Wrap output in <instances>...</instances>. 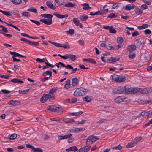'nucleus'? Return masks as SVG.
I'll use <instances>...</instances> for the list:
<instances>
[{"mask_svg": "<svg viewBox=\"0 0 152 152\" xmlns=\"http://www.w3.org/2000/svg\"><path fill=\"white\" fill-rule=\"evenodd\" d=\"M92 97L91 96H87L83 97V101L88 102H90L92 100Z\"/></svg>", "mask_w": 152, "mask_h": 152, "instance_id": "obj_38", "label": "nucleus"}, {"mask_svg": "<svg viewBox=\"0 0 152 152\" xmlns=\"http://www.w3.org/2000/svg\"><path fill=\"white\" fill-rule=\"evenodd\" d=\"M126 91L125 94H132V88H131L130 85H127L125 86Z\"/></svg>", "mask_w": 152, "mask_h": 152, "instance_id": "obj_13", "label": "nucleus"}, {"mask_svg": "<svg viewBox=\"0 0 152 152\" xmlns=\"http://www.w3.org/2000/svg\"><path fill=\"white\" fill-rule=\"evenodd\" d=\"M4 15H5L7 16H11V14H10V12L9 11H4V12H1Z\"/></svg>", "mask_w": 152, "mask_h": 152, "instance_id": "obj_53", "label": "nucleus"}, {"mask_svg": "<svg viewBox=\"0 0 152 152\" xmlns=\"http://www.w3.org/2000/svg\"><path fill=\"white\" fill-rule=\"evenodd\" d=\"M106 48L107 49L109 50H113L114 49L113 46H112L110 44H109L107 46Z\"/></svg>", "mask_w": 152, "mask_h": 152, "instance_id": "obj_52", "label": "nucleus"}, {"mask_svg": "<svg viewBox=\"0 0 152 152\" xmlns=\"http://www.w3.org/2000/svg\"><path fill=\"white\" fill-rule=\"evenodd\" d=\"M20 41H21L24 42H25L31 45L34 46L35 47L38 46L39 45V44L38 42L34 41H31L27 40L26 39L23 38H21Z\"/></svg>", "mask_w": 152, "mask_h": 152, "instance_id": "obj_5", "label": "nucleus"}, {"mask_svg": "<svg viewBox=\"0 0 152 152\" xmlns=\"http://www.w3.org/2000/svg\"><path fill=\"white\" fill-rule=\"evenodd\" d=\"M7 104L9 105H14L15 106L14 101L10 100L7 103Z\"/></svg>", "mask_w": 152, "mask_h": 152, "instance_id": "obj_64", "label": "nucleus"}, {"mask_svg": "<svg viewBox=\"0 0 152 152\" xmlns=\"http://www.w3.org/2000/svg\"><path fill=\"white\" fill-rule=\"evenodd\" d=\"M73 21L74 24L77 26H80V28H82L83 26L80 22V21L77 18H75L73 19Z\"/></svg>", "mask_w": 152, "mask_h": 152, "instance_id": "obj_15", "label": "nucleus"}, {"mask_svg": "<svg viewBox=\"0 0 152 152\" xmlns=\"http://www.w3.org/2000/svg\"><path fill=\"white\" fill-rule=\"evenodd\" d=\"M149 114V113L148 112H142L141 114L140 115H142L143 116H148Z\"/></svg>", "mask_w": 152, "mask_h": 152, "instance_id": "obj_56", "label": "nucleus"}, {"mask_svg": "<svg viewBox=\"0 0 152 152\" xmlns=\"http://www.w3.org/2000/svg\"><path fill=\"white\" fill-rule=\"evenodd\" d=\"M22 16L28 17L30 16V14L29 12H23L21 13Z\"/></svg>", "mask_w": 152, "mask_h": 152, "instance_id": "obj_42", "label": "nucleus"}, {"mask_svg": "<svg viewBox=\"0 0 152 152\" xmlns=\"http://www.w3.org/2000/svg\"><path fill=\"white\" fill-rule=\"evenodd\" d=\"M120 60V58H115L114 57H112L109 58L107 61V62L108 63H111L115 62L116 61H118Z\"/></svg>", "mask_w": 152, "mask_h": 152, "instance_id": "obj_14", "label": "nucleus"}, {"mask_svg": "<svg viewBox=\"0 0 152 152\" xmlns=\"http://www.w3.org/2000/svg\"><path fill=\"white\" fill-rule=\"evenodd\" d=\"M48 99H49L50 101H51L53 100L50 98V96L49 94H44L40 98V101L42 103H44L47 101Z\"/></svg>", "mask_w": 152, "mask_h": 152, "instance_id": "obj_6", "label": "nucleus"}, {"mask_svg": "<svg viewBox=\"0 0 152 152\" xmlns=\"http://www.w3.org/2000/svg\"><path fill=\"white\" fill-rule=\"evenodd\" d=\"M41 16L45 18H52L53 16L50 14H42Z\"/></svg>", "mask_w": 152, "mask_h": 152, "instance_id": "obj_34", "label": "nucleus"}, {"mask_svg": "<svg viewBox=\"0 0 152 152\" xmlns=\"http://www.w3.org/2000/svg\"><path fill=\"white\" fill-rule=\"evenodd\" d=\"M66 83L64 86V87L66 89H69L70 88L71 85L70 84V79H68L66 81Z\"/></svg>", "mask_w": 152, "mask_h": 152, "instance_id": "obj_28", "label": "nucleus"}, {"mask_svg": "<svg viewBox=\"0 0 152 152\" xmlns=\"http://www.w3.org/2000/svg\"><path fill=\"white\" fill-rule=\"evenodd\" d=\"M78 83V79L77 77L73 78L72 79V86H76Z\"/></svg>", "mask_w": 152, "mask_h": 152, "instance_id": "obj_26", "label": "nucleus"}, {"mask_svg": "<svg viewBox=\"0 0 152 152\" xmlns=\"http://www.w3.org/2000/svg\"><path fill=\"white\" fill-rule=\"evenodd\" d=\"M53 15L59 18H66L68 16V15L67 14H65L64 15H60L57 12L54 13Z\"/></svg>", "mask_w": 152, "mask_h": 152, "instance_id": "obj_16", "label": "nucleus"}, {"mask_svg": "<svg viewBox=\"0 0 152 152\" xmlns=\"http://www.w3.org/2000/svg\"><path fill=\"white\" fill-rule=\"evenodd\" d=\"M82 111H79L77 112L69 113V114L71 115L78 116L81 115L83 113Z\"/></svg>", "mask_w": 152, "mask_h": 152, "instance_id": "obj_30", "label": "nucleus"}, {"mask_svg": "<svg viewBox=\"0 0 152 152\" xmlns=\"http://www.w3.org/2000/svg\"><path fill=\"white\" fill-rule=\"evenodd\" d=\"M32 152H42V151L41 148H34L32 150Z\"/></svg>", "mask_w": 152, "mask_h": 152, "instance_id": "obj_41", "label": "nucleus"}, {"mask_svg": "<svg viewBox=\"0 0 152 152\" xmlns=\"http://www.w3.org/2000/svg\"><path fill=\"white\" fill-rule=\"evenodd\" d=\"M109 31L110 33H115L117 32L115 29L114 28H113V26H111Z\"/></svg>", "mask_w": 152, "mask_h": 152, "instance_id": "obj_45", "label": "nucleus"}, {"mask_svg": "<svg viewBox=\"0 0 152 152\" xmlns=\"http://www.w3.org/2000/svg\"><path fill=\"white\" fill-rule=\"evenodd\" d=\"M123 41V39L121 37H119L117 39V42L118 43H122Z\"/></svg>", "mask_w": 152, "mask_h": 152, "instance_id": "obj_54", "label": "nucleus"}, {"mask_svg": "<svg viewBox=\"0 0 152 152\" xmlns=\"http://www.w3.org/2000/svg\"><path fill=\"white\" fill-rule=\"evenodd\" d=\"M122 148V146H121L120 145H118V146L112 148H111L113 149H118L121 150Z\"/></svg>", "mask_w": 152, "mask_h": 152, "instance_id": "obj_59", "label": "nucleus"}, {"mask_svg": "<svg viewBox=\"0 0 152 152\" xmlns=\"http://www.w3.org/2000/svg\"><path fill=\"white\" fill-rule=\"evenodd\" d=\"M68 150L69 151H73L75 152L77 150V148L75 146H73L70 147L68 149Z\"/></svg>", "mask_w": 152, "mask_h": 152, "instance_id": "obj_39", "label": "nucleus"}, {"mask_svg": "<svg viewBox=\"0 0 152 152\" xmlns=\"http://www.w3.org/2000/svg\"><path fill=\"white\" fill-rule=\"evenodd\" d=\"M144 32L145 34H150L151 33V31L149 29H147L144 31Z\"/></svg>", "mask_w": 152, "mask_h": 152, "instance_id": "obj_63", "label": "nucleus"}, {"mask_svg": "<svg viewBox=\"0 0 152 152\" xmlns=\"http://www.w3.org/2000/svg\"><path fill=\"white\" fill-rule=\"evenodd\" d=\"M68 34H70L72 35L74 33V30L73 29H70L68 31H66Z\"/></svg>", "mask_w": 152, "mask_h": 152, "instance_id": "obj_58", "label": "nucleus"}, {"mask_svg": "<svg viewBox=\"0 0 152 152\" xmlns=\"http://www.w3.org/2000/svg\"><path fill=\"white\" fill-rule=\"evenodd\" d=\"M148 6L145 4H143L141 6V8L142 10H146L148 8Z\"/></svg>", "mask_w": 152, "mask_h": 152, "instance_id": "obj_60", "label": "nucleus"}, {"mask_svg": "<svg viewBox=\"0 0 152 152\" xmlns=\"http://www.w3.org/2000/svg\"><path fill=\"white\" fill-rule=\"evenodd\" d=\"M30 90V89H28L27 90H20L19 91V93L20 94H27L28 93L29 91Z\"/></svg>", "mask_w": 152, "mask_h": 152, "instance_id": "obj_44", "label": "nucleus"}, {"mask_svg": "<svg viewBox=\"0 0 152 152\" xmlns=\"http://www.w3.org/2000/svg\"><path fill=\"white\" fill-rule=\"evenodd\" d=\"M28 11H30L32 12H34L35 13H37L36 9L33 7H31L27 10Z\"/></svg>", "mask_w": 152, "mask_h": 152, "instance_id": "obj_49", "label": "nucleus"}, {"mask_svg": "<svg viewBox=\"0 0 152 152\" xmlns=\"http://www.w3.org/2000/svg\"><path fill=\"white\" fill-rule=\"evenodd\" d=\"M117 16L115 15L114 13H112L108 15L107 18H111L116 17Z\"/></svg>", "mask_w": 152, "mask_h": 152, "instance_id": "obj_57", "label": "nucleus"}, {"mask_svg": "<svg viewBox=\"0 0 152 152\" xmlns=\"http://www.w3.org/2000/svg\"><path fill=\"white\" fill-rule=\"evenodd\" d=\"M72 136V134L69 133H66L64 134H62L61 135H58V137L59 140L67 139L70 138Z\"/></svg>", "mask_w": 152, "mask_h": 152, "instance_id": "obj_8", "label": "nucleus"}, {"mask_svg": "<svg viewBox=\"0 0 152 152\" xmlns=\"http://www.w3.org/2000/svg\"><path fill=\"white\" fill-rule=\"evenodd\" d=\"M135 12L137 15H140L143 13L142 11L138 7L136 8L135 10Z\"/></svg>", "mask_w": 152, "mask_h": 152, "instance_id": "obj_36", "label": "nucleus"}, {"mask_svg": "<svg viewBox=\"0 0 152 152\" xmlns=\"http://www.w3.org/2000/svg\"><path fill=\"white\" fill-rule=\"evenodd\" d=\"M125 99V98L123 97L118 96L114 99V101L116 103H120L123 101Z\"/></svg>", "mask_w": 152, "mask_h": 152, "instance_id": "obj_22", "label": "nucleus"}, {"mask_svg": "<svg viewBox=\"0 0 152 152\" xmlns=\"http://www.w3.org/2000/svg\"><path fill=\"white\" fill-rule=\"evenodd\" d=\"M134 44L136 47H138L141 45L142 43L140 39H137L134 41Z\"/></svg>", "mask_w": 152, "mask_h": 152, "instance_id": "obj_27", "label": "nucleus"}, {"mask_svg": "<svg viewBox=\"0 0 152 152\" xmlns=\"http://www.w3.org/2000/svg\"><path fill=\"white\" fill-rule=\"evenodd\" d=\"M99 14L102 15V12L101 13L99 11H98L94 13V12H90V15L92 16H94V15H99Z\"/></svg>", "mask_w": 152, "mask_h": 152, "instance_id": "obj_46", "label": "nucleus"}, {"mask_svg": "<svg viewBox=\"0 0 152 152\" xmlns=\"http://www.w3.org/2000/svg\"><path fill=\"white\" fill-rule=\"evenodd\" d=\"M135 140H133L131 142L129 143L126 146V147L127 148H129L134 146L136 143L135 142Z\"/></svg>", "mask_w": 152, "mask_h": 152, "instance_id": "obj_24", "label": "nucleus"}, {"mask_svg": "<svg viewBox=\"0 0 152 152\" xmlns=\"http://www.w3.org/2000/svg\"><path fill=\"white\" fill-rule=\"evenodd\" d=\"M57 47L63 48L64 49H68L70 48L69 45L68 44H62L58 43Z\"/></svg>", "mask_w": 152, "mask_h": 152, "instance_id": "obj_20", "label": "nucleus"}, {"mask_svg": "<svg viewBox=\"0 0 152 152\" xmlns=\"http://www.w3.org/2000/svg\"><path fill=\"white\" fill-rule=\"evenodd\" d=\"M67 69L71 70L70 73L71 74L75 73L77 70V68H73L70 65H67Z\"/></svg>", "mask_w": 152, "mask_h": 152, "instance_id": "obj_17", "label": "nucleus"}, {"mask_svg": "<svg viewBox=\"0 0 152 152\" xmlns=\"http://www.w3.org/2000/svg\"><path fill=\"white\" fill-rule=\"evenodd\" d=\"M63 121L66 123H72L75 122L74 119L69 118H65L63 119Z\"/></svg>", "mask_w": 152, "mask_h": 152, "instance_id": "obj_32", "label": "nucleus"}, {"mask_svg": "<svg viewBox=\"0 0 152 152\" xmlns=\"http://www.w3.org/2000/svg\"><path fill=\"white\" fill-rule=\"evenodd\" d=\"M58 89L57 87L53 88L50 90L49 91V94L52 99H54L55 98V95L54 93L56 92Z\"/></svg>", "mask_w": 152, "mask_h": 152, "instance_id": "obj_7", "label": "nucleus"}, {"mask_svg": "<svg viewBox=\"0 0 152 152\" xmlns=\"http://www.w3.org/2000/svg\"><path fill=\"white\" fill-rule=\"evenodd\" d=\"M4 23L6 24L8 26H11V27H12L14 28L15 29H17V30H18L19 31H20V29L19 28H18V27H17L15 26H14L12 24H10L7 23H6V22H4Z\"/></svg>", "mask_w": 152, "mask_h": 152, "instance_id": "obj_50", "label": "nucleus"}, {"mask_svg": "<svg viewBox=\"0 0 152 152\" xmlns=\"http://www.w3.org/2000/svg\"><path fill=\"white\" fill-rule=\"evenodd\" d=\"M15 5H18L21 4L22 1L21 0H10Z\"/></svg>", "mask_w": 152, "mask_h": 152, "instance_id": "obj_37", "label": "nucleus"}, {"mask_svg": "<svg viewBox=\"0 0 152 152\" xmlns=\"http://www.w3.org/2000/svg\"><path fill=\"white\" fill-rule=\"evenodd\" d=\"M45 64L47 66L51 67H53L55 66L54 65H53L50 63H49L47 60L45 59Z\"/></svg>", "mask_w": 152, "mask_h": 152, "instance_id": "obj_51", "label": "nucleus"}, {"mask_svg": "<svg viewBox=\"0 0 152 152\" xmlns=\"http://www.w3.org/2000/svg\"><path fill=\"white\" fill-rule=\"evenodd\" d=\"M65 59L69 58L72 61H75L77 58L76 56L75 55L72 54H65Z\"/></svg>", "mask_w": 152, "mask_h": 152, "instance_id": "obj_11", "label": "nucleus"}, {"mask_svg": "<svg viewBox=\"0 0 152 152\" xmlns=\"http://www.w3.org/2000/svg\"><path fill=\"white\" fill-rule=\"evenodd\" d=\"M135 7V6L132 4H128L126 6H123V9L126 10H131L133 9Z\"/></svg>", "mask_w": 152, "mask_h": 152, "instance_id": "obj_12", "label": "nucleus"}, {"mask_svg": "<svg viewBox=\"0 0 152 152\" xmlns=\"http://www.w3.org/2000/svg\"><path fill=\"white\" fill-rule=\"evenodd\" d=\"M88 92V90L85 88L80 87L77 88L74 92L73 95L75 96H80L85 94Z\"/></svg>", "mask_w": 152, "mask_h": 152, "instance_id": "obj_1", "label": "nucleus"}, {"mask_svg": "<svg viewBox=\"0 0 152 152\" xmlns=\"http://www.w3.org/2000/svg\"><path fill=\"white\" fill-rule=\"evenodd\" d=\"M10 54L12 55H13V56L12 57H15L18 56L19 53L16 52H10Z\"/></svg>", "mask_w": 152, "mask_h": 152, "instance_id": "obj_48", "label": "nucleus"}, {"mask_svg": "<svg viewBox=\"0 0 152 152\" xmlns=\"http://www.w3.org/2000/svg\"><path fill=\"white\" fill-rule=\"evenodd\" d=\"M142 138V137H136L133 140H135V142L136 144H137V142L139 141V140H141Z\"/></svg>", "mask_w": 152, "mask_h": 152, "instance_id": "obj_61", "label": "nucleus"}, {"mask_svg": "<svg viewBox=\"0 0 152 152\" xmlns=\"http://www.w3.org/2000/svg\"><path fill=\"white\" fill-rule=\"evenodd\" d=\"M17 137V135L16 134H13L10 136H9V138L10 139L13 140L15 139Z\"/></svg>", "mask_w": 152, "mask_h": 152, "instance_id": "obj_47", "label": "nucleus"}, {"mask_svg": "<svg viewBox=\"0 0 152 152\" xmlns=\"http://www.w3.org/2000/svg\"><path fill=\"white\" fill-rule=\"evenodd\" d=\"M43 76H45L46 75H49V77H50L52 76V73L51 71H47L44 72L42 74Z\"/></svg>", "mask_w": 152, "mask_h": 152, "instance_id": "obj_31", "label": "nucleus"}, {"mask_svg": "<svg viewBox=\"0 0 152 152\" xmlns=\"http://www.w3.org/2000/svg\"><path fill=\"white\" fill-rule=\"evenodd\" d=\"M64 6L67 7H73L75 6L74 4L71 2H69L68 3H66L64 4Z\"/></svg>", "mask_w": 152, "mask_h": 152, "instance_id": "obj_40", "label": "nucleus"}, {"mask_svg": "<svg viewBox=\"0 0 152 152\" xmlns=\"http://www.w3.org/2000/svg\"><path fill=\"white\" fill-rule=\"evenodd\" d=\"M79 18L82 21H85L88 19V16L86 15L83 14L80 15Z\"/></svg>", "mask_w": 152, "mask_h": 152, "instance_id": "obj_18", "label": "nucleus"}, {"mask_svg": "<svg viewBox=\"0 0 152 152\" xmlns=\"http://www.w3.org/2000/svg\"><path fill=\"white\" fill-rule=\"evenodd\" d=\"M142 91V89L141 88H132V94H134L136 93L141 91Z\"/></svg>", "mask_w": 152, "mask_h": 152, "instance_id": "obj_29", "label": "nucleus"}, {"mask_svg": "<svg viewBox=\"0 0 152 152\" xmlns=\"http://www.w3.org/2000/svg\"><path fill=\"white\" fill-rule=\"evenodd\" d=\"M126 88L125 86H120L114 89L113 90V92L114 93L116 94H125Z\"/></svg>", "mask_w": 152, "mask_h": 152, "instance_id": "obj_3", "label": "nucleus"}, {"mask_svg": "<svg viewBox=\"0 0 152 152\" xmlns=\"http://www.w3.org/2000/svg\"><path fill=\"white\" fill-rule=\"evenodd\" d=\"M136 46L134 45L128 46L127 48L128 50L130 52L134 51L136 50Z\"/></svg>", "mask_w": 152, "mask_h": 152, "instance_id": "obj_19", "label": "nucleus"}, {"mask_svg": "<svg viewBox=\"0 0 152 152\" xmlns=\"http://www.w3.org/2000/svg\"><path fill=\"white\" fill-rule=\"evenodd\" d=\"M112 79L113 80L117 82H121L124 81L126 80V77L125 76H118L117 75H115L112 76Z\"/></svg>", "mask_w": 152, "mask_h": 152, "instance_id": "obj_4", "label": "nucleus"}, {"mask_svg": "<svg viewBox=\"0 0 152 152\" xmlns=\"http://www.w3.org/2000/svg\"><path fill=\"white\" fill-rule=\"evenodd\" d=\"M81 5L83 6L82 9L84 10H88L91 8V7L89 6L88 4L86 3L82 4Z\"/></svg>", "mask_w": 152, "mask_h": 152, "instance_id": "obj_21", "label": "nucleus"}, {"mask_svg": "<svg viewBox=\"0 0 152 152\" xmlns=\"http://www.w3.org/2000/svg\"><path fill=\"white\" fill-rule=\"evenodd\" d=\"M39 21L47 25H50L52 23V18L48 19H43L40 20Z\"/></svg>", "mask_w": 152, "mask_h": 152, "instance_id": "obj_9", "label": "nucleus"}, {"mask_svg": "<svg viewBox=\"0 0 152 152\" xmlns=\"http://www.w3.org/2000/svg\"><path fill=\"white\" fill-rule=\"evenodd\" d=\"M128 56L130 58L134 59L136 57V54L134 53L131 52L129 55Z\"/></svg>", "mask_w": 152, "mask_h": 152, "instance_id": "obj_43", "label": "nucleus"}, {"mask_svg": "<svg viewBox=\"0 0 152 152\" xmlns=\"http://www.w3.org/2000/svg\"><path fill=\"white\" fill-rule=\"evenodd\" d=\"M90 138V139L93 142L96 141L97 140L99 139V138L98 136H94L91 135L88 137Z\"/></svg>", "mask_w": 152, "mask_h": 152, "instance_id": "obj_25", "label": "nucleus"}, {"mask_svg": "<svg viewBox=\"0 0 152 152\" xmlns=\"http://www.w3.org/2000/svg\"><path fill=\"white\" fill-rule=\"evenodd\" d=\"M36 61L40 63H42L45 61V58L40 59L37 58L36 59Z\"/></svg>", "mask_w": 152, "mask_h": 152, "instance_id": "obj_62", "label": "nucleus"}, {"mask_svg": "<svg viewBox=\"0 0 152 152\" xmlns=\"http://www.w3.org/2000/svg\"><path fill=\"white\" fill-rule=\"evenodd\" d=\"M70 132H80V128H78L73 127L70 130Z\"/></svg>", "mask_w": 152, "mask_h": 152, "instance_id": "obj_35", "label": "nucleus"}, {"mask_svg": "<svg viewBox=\"0 0 152 152\" xmlns=\"http://www.w3.org/2000/svg\"><path fill=\"white\" fill-rule=\"evenodd\" d=\"M47 109L52 112H57L60 113L62 112L63 108L61 107H57L55 106H48Z\"/></svg>", "mask_w": 152, "mask_h": 152, "instance_id": "obj_2", "label": "nucleus"}, {"mask_svg": "<svg viewBox=\"0 0 152 152\" xmlns=\"http://www.w3.org/2000/svg\"><path fill=\"white\" fill-rule=\"evenodd\" d=\"M46 4L47 6L51 9L53 10L55 9V7L50 2L48 1H47L46 2Z\"/></svg>", "mask_w": 152, "mask_h": 152, "instance_id": "obj_23", "label": "nucleus"}, {"mask_svg": "<svg viewBox=\"0 0 152 152\" xmlns=\"http://www.w3.org/2000/svg\"><path fill=\"white\" fill-rule=\"evenodd\" d=\"M91 146L88 145L83 148H81L77 152H87L89 150Z\"/></svg>", "mask_w": 152, "mask_h": 152, "instance_id": "obj_10", "label": "nucleus"}, {"mask_svg": "<svg viewBox=\"0 0 152 152\" xmlns=\"http://www.w3.org/2000/svg\"><path fill=\"white\" fill-rule=\"evenodd\" d=\"M11 81L14 83H23L24 82L21 80L20 79H13L11 80Z\"/></svg>", "mask_w": 152, "mask_h": 152, "instance_id": "obj_33", "label": "nucleus"}, {"mask_svg": "<svg viewBox=\"0 0 152 152\" xmlns=\"http://www.w3.org/2000/svg\"><path fill=\"white\" fill-rule=\"evenodd\" d=\"M93 142L90 139V138L89 137L86 140V143L87 145H90L92 144Z\"/></svg>", "mask_w": 152, "mask_h": 152, "instance_id": "obj_55", "label": "nucleus"}]
</instances>
